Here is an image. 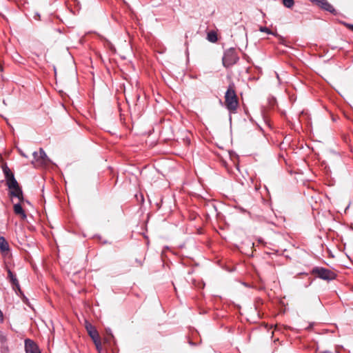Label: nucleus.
<instances>
[{"mask_svg": "<svg viewBox=\"0 0 353 353\" xmlns=\"http://www.w3.org/2000/svg\"><path fill=\"white\" fill-rule=\"evenodd\" d=\"M97 351L101 353L102 350L101 342L100 338H98L93 341Z\"/></svg>", "mask_w": 353, "mask_h": 353, "instance_id": "f8f14e48", "label": "nucleus"}, {"mask_svg": "<svg viewBox=\"0 0 353 353\" xmlns=\"http://www.w3.org/2000/svg\"><path fill=\"white\" fill-rule=\"evenodd\" d=\"M345 26L350 30L353 32V25L352 24H349V23H347L345 24Z\"/></svg>", "mask_w": 353, "mask_h": 353, "instance_id": "f3484780", "label": "nucleus"}, {"mask_svg": "<svg viewBox=\"0 0 353 353\" xmlns=\"http://www.w3.org/2000/svg\"><path fill=\"white\" fill-rule=\"evenodd\" d=\"M313 273L323 280H333L336 277L334 272L324 268H316L313 270Z\"/></svg>", "mask_w": 353, "mask_h": 353, "instance_id": "20e7f679", "label": "nucleus"}, {"mask_svg": "<svg viewBox=\"0 0 353 353\" xmlns=\"http://www.w3.org/2000/svg\"><path fill=\"white\" fill-rule=\"evenodd\" d=\"M283 5L287 8H292L294 6V0H283Z\"/></svg>", "mask_w": 353, "mask_h": 353, "instance_id": "4468645a", "label": "nucleus"}, {"mask_svg": "<svg viewBox=\"0 0 353 353\" xmlns=\"http://www.w3.org/2000/svg\"><path fill=\"white\" fill-rule=\"evenodd\" d=\"M85 328H86V330L89 334V336L91 337L92 341H94L98 338H100L97 330L90 323H86Z\"/></svg>", "mask_w": 353, "mask_h": 353, "instance_id": "6e6552de", "label": "nucleus"}, {"mask_svg": "<svg viewBox=\"0 0 353 353\" xmlns=\"http://www.w3.org/2000/svg\"><path fill=\"white\" fill-rule=\"evenodd\" d=\"M312 2L316 3L319 6H320L323 9L329 11L330 12H334L335 11L333 6L330 4L326 0H311Z\"/></svg>", "mask_w": 353, "mask_h": 353, "instance_id": "0eeeda50", "label": "nucleus"}, {"mask_svg": "<svg viewBox=\"0 0 353 353\" xmlns=\"http://www.w3.org/2000/svg\"><path fill=\"white\" fill-rule=\"evenodd\" d=\"M238 59L235 50L229 49L225 52L222 61L223 65L228 68L236 63Z\"/></svg>", "mask_w": 353, "mask_h": 353, "instance_id": "7ed1b4c3", "label": "nucleus"}, {"mask_svg": "<svg viewBox=\"0 0 353 353\" xmlns=\"http://www.w3.org/2000/svg\"><path fill=\"white\" fill-rule=\"evenodd\" d=\"M9 245L6 239L3 236L0 237V251L2 253L9 251Z\"/></svg>", "mask_w": 353, "mask_h": 353, "instance_id": "9d476101", "label": "nucleus"}, {"mask_svg": "<svg viewBox=\"0 0 353 353\" xmlns=\"http://www.w3.org/2000/svg\"><path fill=\"white\" fill-rule=\"evenodd\" d=\"M3 171L6 179V184L8 187L10 194L19 199L20 201H23V192L19 185L15 179L13 173L6 165L3 167Z\"/></svg>", "mask_w": 353, "mask_h": 353, "instance_id": "f257e3e1", "label": "nucleus"}, {"mask_svg": "<svg viewBox=\"0 0 353 353\" xmlns=\"http://www.w3.org/2000/svg\"><path fill=\"white\" fill-rule=\"evenodd\" d=\"M8 278L10 279V282L12 284L13 289L14 290H18L20 291V286L19 281L16 276L13 274V273L11 272V270H8Z\"/></svg>", "mask_w": 353, "mask_h": 353, "instance_id": "1a4fd4ad", "label": "nucleus"}, {"mask_svg": "<svg viewBox=\"0 0 353 353\" xmlns=\"http://www.w3.org/2000/svg\"><path fill=\"white\" fill-rule=\"evenodd\" d=\"M259 30L261 32H266V33L270 34H274V33L269 28H268L266 27L261 26L259 28Z\"/></svg>", "mask_w": 353, "mask_h": 353, "instance_id": "2eb2a0df", "label": "nucleus"}, {"mask_svg": "<svg viewBox=\"0 0 353 353\" xmlns=\"http://www.w3.org/2000/svg\"><path fill=\"white\" fill-rule=\"evenodd\" d=\"M14 212L16 214L20 215L23 219L26 218V214H25L20 203L14 205Z\"/></svg>", "mask_w": 353, "mask_h": 353, "instance_id": "9b49d317", "label": "nucleus"}, {"mask_svg": "<svg viewBox=\"0 0 353 353\" xmlns=\"http://www.w3.org/2000/svg\"><path fill=\"white\" fill-rule=\"evenodd\" d=\"M225 104L230 112H235L238 107V99L234 85H230L225 94Z\"/></svg>", "mask_w": 353, "mask_h": 353, "instance_id": "f03ea898", "label": "nucleus"}, {"mask_svg": "<svg viewBox=\"0 0 353 353\" xmlns=\"http://www.w3.org/2000/svg\"><path fill=\"white\" fill-rule=\"evenodd\" d=\"M34 161H32V164L35 166L41 165L45 164L49 161L48 156L42 148H40L38 152H34L33 153Z\"/></svg>", "mask_w": 353, "mask_h": 353, "instance_id": "39448f33", "label": "nucleus"}, {"mask_svg": "<svg viewBox=\"0 0 353 353\" xmlns=\"http://www.w3.org/2000/svg\"><path fill=\"white\" fill-rule=\"evenodd\" d=\"M26 353H41L38 345L31 339L25 340Z\"/></svg>", "mask_w": 353, "mask_h": 353, "instance_id": "423d86ee", "label": "nucleus"}, {"mask_svg": "<svg viewBox=\"0 0 353 353\" xmlns=\"http://www.w3.org/2000/svg\"><path fill=\"white\" fill-rule=\"evenodd\" d=\"M3 321V313L0 310V321Z\"/></svg>", "mask_w": 353, "mask_h": 353, "instance_id": "a211bd4d", "label": "nucleus"}, {"mask_svg": "<svg viewBox=\"0 0 353 353\" xmlns=\"http://www.w3.org/2000/svg\"><path fill=\"white\" fill-rule=\"evenodd\" d=\"M208 39L211 42H216L217 40V37L215 33L210 32L208 34Z\"/></svg>", "mask_w": 353, "mask_h": 353, "instance_id": "ddd939ff", "label": "nucleus"}, {"mask_svg": "<svg viewBox=\"0 0 353 353\" xmlns=\"http://www.w3.org/2000/svg\"><path fill=\"white\" fill-rule=\"evenodd\" d=\"M6 341L5 336L3 335V334L0 332V341L3 342Z\"/></svg>", "mask_w": 353, "mask_h": 353, "instance_id": "dca6fc26", "label": "nucleus"}, {"mask_svg": "<svg viewBox=\"0 0 353 353\" xmlns=\"http://www.w3.org/2000/svg\"><path fill=\"white\" fill-rule=\"evenodd\" d=\"M3 70L2 66L0 65V70L1 71Z\"/></svg>", "mask_w": 353, "mask_h": 353, "instance_id": "6ab92c4d", "label": "nucleus"}]
</instances>
